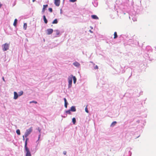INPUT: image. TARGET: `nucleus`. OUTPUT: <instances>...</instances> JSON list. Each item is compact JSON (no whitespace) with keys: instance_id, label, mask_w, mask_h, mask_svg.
I'll list each match as a JSON object with an SVG mask.
<instances>
[{"instance_id":"1","label":"nucleus","mask_w":156,"mask_h":156,"mask_svg":"<svg viewBox=\"0 0 156 156\" xmlns=\"http://www.w3.org/2000/svg\"><path fill=\"white\" fill-rule=\"evenodd\" d=\"M32 127L30 128L29 129H27L24 135H23V140H24L25 138L24 137H27L31 133L32 131Z\"/></svg>"},{"instance_id":"2","label":"nucleus","mask_w":156,"mask_h":156,"mask_svg":"<svg viewBox=\"0 0 156 156\" xmlns=\"http://www.w3.org/2000/svg\"><path fill=\"white\" fill-rule=\"evenodd\" d=\"M72 76L73 75H71L68 78V88L69 89L72 87Z\"/></svg>"},{"instance_id":"3","label":"nucleus","mask_w":156,"mask_h":156,"mask_svg":"<svg viewBox=\"0 0 156 156\" xmlns=\"http://www.w3.org/2000/svg\"><path fill=\"white\" fill-rule=\"evenodd\" d=\"M131 149L130 148H127L126 149L125 152L124 154V156H131L132 152H131Z\"/></svg>"},{"instance_id":"4","label":"nucleus","mask_w":156,"mask_h":156,"mask_svg":"<svg viewBox=\"0 0 156 156\" xmlns=\"http://www.w3.org/2000/svg\"><path fill=\"white\" fill-rule=\"evenodd\" d=\"M9 44L5 43V44H3L2 46V50L4 51H6L9 49Z\"/></svg>"},{"instance_id":"5","label":"nucleus","mask_w":156,"mask_h":156,"mask_svg":"<svg viewBox=\"0 0 156 156\" xmlns=\"http://www.w3.org/2000/svg\"><path fill=\"white\" fill-rule=\"evenodd\" d=\"M24 152L26 153L25 156H31L30 150L27 147H24Z\"/></svg>"},{"instance_id":"6","label":"nucleus","mask_w":156,"mask_h":156,"mask_svg":"<svg viewBox=\"0 0 156 156\" xmlns=\"http://www.w3.org/2000/svg\"><path fill=\"white\" fill-rule=\"evenodd\" d=\"M47 34L48 35H50L53 33V30L52 29H48L47 30Z\"/></svg>"},{"instance_id":"7","label":"nucleus","mask_w":156,"mask_h":156,"mask_svg":"<svg viewBox=\"0 0 156 156\" xmlns=\"http://www.w3.org/2000/svg\"><path fill=\"white\" fill-rule=\"evenodd\" d=\"M54 4L57 6H59L60 2V0H55Z\"/></svg>"},{"instance_id":"8","label":"nucleus","mask_w":156,"mask_h":156,"mask_svg":"<svg viewBox=\"0 0 156 156\" xmlns=\"http://www.w3.org/2000/svg\"><path fill=\"white\" fill-rule=\"evenodd\" d=\"M73 64L74 66L77 68L79 67L80 66V64L77 62H75L73 63Z\"/></svg>"},{"instance_id":"9","label":"nucleus","mask_w":156,"mask_h":156,"mask_svg":"<svg viewBox=\"0 0 156 156\" xmlns=\"http://www.w3.org/2000/svg\"><path fill=\"white\" fill-rule=\"evenodd\" d=\"M70 110L71 112H76V106H72L71 107Z\"/></svg>"},{"instance_id":"10","label":"nucleus","mask_w":156,"mask_h":156,"mask_svg":"<svg viewBox=\"0 0 156 156\" xmlns=\"http://www.w3.org/2000/svg\"><path fill=\"white\" fill-rule=\"evenodd\" d=\"M63 99L65 102L64 106L66 108L67 107V105H68V103L67 101L65 98H64Z\"/></svg>"},{"instance_id":"11","label":"nucleus","mask_w":156,"mask_h":156,"mask_svg":"<svg viewBox=\"0 0 156 156\" xmlns=\"http://www.w3.org/2000/svg\"><path fill=\"white\" fill-rule=\"evenodd\" d=\"M14 99H16L19 96L18 94L16 92H14Z\"/></svg>"},{"instance_id":"12","label":"nucleus","mask_w":156,"mask_h":156,"mask_svg":"<svg viewBox=\"0 0 156 156\" xmlns=\"http://www.w3.org/2000/svg\"><path fill=\"white\" fill-rule=\"evenodd\" d=\"M54 32H56V34L57 36H55V37H57L58 36H59V35L60 34V32L59 30H54Z\"/></svg>"},{"instance_id":"13","label":"nucleus","mask_w":156,"mask_h":156,"mask_svg":"<svg viewBox=\"0 0 156 156\" xmlns=\"http://www.w3.org/2000/svg\"><path fill=\"white\" fill-rule=\"evenodd\" d=\"M92 18L94 19L98 20V17L96 15H92L91 16Z\"/></svg>"},{"instance_id":"14","label":"nucleus","mask_w":156,"mask_h":156,"mask_svg":"<svg viewBox=\"0 0 156 156\" xmlns=\"http://www.w3.org/2000/svg\"><path fill=\"white\" fill-rule=\"evenodd\" d=\"M117 123V122L116 121L113 122L110 125V127H114Z\"/></svg>"},{"instance_id":"15","label":"nucleus","mask_w":156,"mask_h":156,"mask_svg":"<svg viewBox=\"0 0 156 156\" xmlns=\"http://www.w3.org/2000/svg\"><path fill=\"white\" fill-rule=\"evenodd\" d=\"M43 18L44 20V23L46 24L47 23H48V20L46 19L45 16L44 15L43 16Z\"/></svg>"},{"instance_id":"16","label":"nucleus","mask_w":156,"mask_h":156,"mask_svg":"<svg viewBox=\"0 0 156 156\" xmlns=\"http://www.w3.org/2000/svg\"><path fill=\"white\" fill-rule=\"evenodd\" d=\"M72 79H73V83L75 84L76 81V78L75 76H73V75Z\"/></svg>"},{"instance_id":"17","label":"nucleus","mask_w":156,"mask_h":156,"mask_svg":"<svg viewBox=\"0 0 156 156\" xmlns=\"http://www.w3.org/2000/svg\"><path fill=\"white\" fill-rule=\"evenodd\" d=\"M71 111L70 110V109H69L68 110H66L65 111V113L67 115V114H69V115H71Z\"/></svg>"},{"instance_id":"18","label":"nucleus","mask_w":156,"mask_h":156,"mask_svg":"<svg viewBox=\"0 0 156 156\" xmlns=\"http://www.w3.org/2000/svg\"><path fill=\"white\" fill-rule=\"evenodd\" d=\"M58 23V20L57 19H55L54 21L52 22V24H57Z\"/></svg>"},{"instance_id":"19","label":"nucleus","mask_w":156,"mask_h":156,"mask_svg":"<svg viewBox=\"0 0 156 156\" xmlns=\"http://www.w3.org/2000/svg\"><path fill=\"white\" fill-rule=\"evenodd\" d=\"M17 19H15L14 20V22L13 23V25L16 27V26L17 23Z\"/></svg>"},{"instance_id":"20","label":"nucleus","mask_w":156,"mask_h":156,"mask_svg":"<svg viewBox=\"0 0 156 156\" xmlns=\"http://www.w3.org/2000/svg\"><path fill=\"white\" fill-rule=\"evenodd\" d=\"M23 93V91H20L18 92V94L19 96H21L22 95Z\"/></svg>"},{"instance_id":"21","label":"nucleus","mask_w":156,"mask_h":156,"mask_svg":"<svg viewBox=\"0 0 156 156\" xmlns=\"http://www.w3.org/2000/svg\"><path fill=\"white\" fill-rule=\"evenodd\" d=\"M72 122L73 124H75L76 121L75 118H73L72 119Z\"/></svg>"},{"instance_id":"22","label":"nucleus","mask_w":156,"mask_h":156,"mask_svg":"<svg viewBox=\"0 0 156 156\" xmlns=\"http://www.w3.org/2000/svg\"><path fill=\"white\" fill-rule=\"evenodd\" d=\"M114 39H116L118 37V35H117V33L116 32H115L114 33Z\"/></svg>"},{"instance_id":"23","label":"nucleus","mask_w":156,"mask_h":156,"mask_svg":"<svg viewBox=\"0 0 156 156\" xmlns=\"http://www.w3.org/2000/svg\"><path fill=\"white\" fill-rule=\"evenodd\" d=\"M29 139L28 138H26V140L25 142V145L24 147H27V141Z\"/></svg>"},{"instance_id":"24","label":"nucleus","mask_w":156,"mask_h":156,"mask_svg":"<svg viewBox=\"0 0 156 156\" xmlns=\"http://www.w3.org/2000/svg\"><path fill=\"white\" fill-rule=\"evenodd\" d=\"M27 23H24L23 25V28L24 30H26L27 29Z\"/></svg>"},{"instance_id":"25","label":"nucleus","mask_w":156,"mask_h":156,"mask_svg":"<svg viewBox=\"0 0 156 156\" xmlns=\"http://www.w3.org/2000/svg\"><path fill=\"white\" fill-rule=\"evenodd\" d=\"M93 4L94 5L95 7H96L97 6L98 4V3L97 2H92Z\"/></svg>"},{"instance_id":"26","label":"nucleus","mask_w":156,"mask_h":156,"mask_svg":"<svg viewBox=\"0 0 156 156\" xmlns=\"http://www.w3.org/2000/svg\"><path fill=\"white\" fill-rule=\"evenodd\" d=\"M16 133L18 135H20V130L19 129H17L16 130Z\"/></svg>"},{"instance_id":"27","label":"nucleus","mask_w":156,"mask_h":156,"mask_svg":"<svg viewBox=\"0 0 156 156\" xmlns=\"http://www.w3.org/2000/svg\"><path fill=\"white\" fill-rule=\"evenodd\" d=\"M34 103L35 104H37V102L35 101H32L30 102V103Z\"/></svg>"},{"instance_id":"28","label":"nucleus","mask_w":156,"mask_h":156,"mask_svg":"<svg viewBox=\"0 0 156 156\" xmlns=\"http://www.w3.org/2000/svg\"><path fill=\"white\" fill-rule=\"evenodd\" d=\"M48 6V5H44L43 6V8L45 9V8H47Z\"/></svg>"},{"instance_id":"29","label":"nucleus","mask_w":156,"mask_h":156,"mask_svg":"<svg viewBox=\"0 0 156 156\" xmlns=\"http://www.w3.org/2000/svg\"><path fill=\"white\" fill-rule=\"evenodd\" d=\"M67 115L65 113L64 114V116H63L62 115V117L63 118H66L67 117Z\"/></svg>"},{"instance_id":"30","label":"nucleus","mask_w":156,"mask_h":156,"mask_svg":"<svg viewBox=\"0 0 156 156\" xmlns=\"http://www.w3.org/2000/svg\"><path fill=\"white\" fill-rule=\"evenodd\" d=\"M85 112H87V113H88L89 112L88 111L87 106V107L85 108Z\"/></svg>"},{"instance_id":"31","label":"nucleus","mask_w":156,"mask_h":156,"mask_svg":"<svg viewBox=\"0 0 156 156\" xmlns=\"http://www.w3.org/2000/svg\"><path fill=\"white\" fill-rule=\"evenodd\" d=\"M48 10L51 12H52L53 11L52 9L51 8H49L48 9Z\"/></svg>"},{"instance_id":"32","label":"nucleus","mask_w":156,"mask_h":156,"mask_svg":"<svg viewBox=\"0 0 156 156\" xmlns=\"http://www.w3.org/2000/svg\"><path fill=\"white\" fill-rule=\"evenodd\" d=\"M94 69H98V66L97 65H96L94 67Z\"/></svg>"},{"instance_id":"33","label":"nucleus","mask_w":156,"mask_h":156,"mask_svg":"<svg viewBox=\"0 0 156 156\" xmlns=\"http://www.w3.org/2000/svg\"><path fill=\"white\" fill-rule=\"evenodd\" d=\"M76 0H69V2H75L76 1Z\"/></svg>"},{"instance_id":"34","label":"nucleus","mask_w":156,"mask_h":156,"mask_svg":"<svg viewBox=\"0 0 156 156\" xmlns=\"http://www.w3.org/2000/svg\"><path fill=\"white\" fill-rule=\"evenodd\" d=\"M41 136V134L40 133L38 136V140H37V142L39 140V139L40 138Z\"/></svg>"},{"instance_id":"35","label":"nucleus","mask_w":156,"mask_h":156,"mask_svg":"<svg viewBox=\"0 0 156 156\" xmlns=\"http://www.w3.org/2000/svg\"><path fill=\"white\" fill-rule=\"evenodd\" d=\"M45 11V9H44V8H43V9H42V12L44 13V12Z\"/></svg>"},{"instance_id":"36","label":"nucleus","mask_w":156,"mask_h":156,"mask_svg":"<svg viewBox=\"0 0 156 156\" xmlns=\"http://www.w3.org/2000/svg\"><path fill=\"white\" fill-rule=\"evenodd\" d=\"M63 154L64 155H66V151H64L63 152Z\"/></svg>"},{"instance_id":"37","label":"nucleus","mask_w":156,"mask_h":156,"mask_svg":"<svg viewBox=\"0 0 156 156\" xmlns=\"http://www.w3.org/2000/svg\"><path fill=\"white\" fill-rule=\"evenodd\" d=\"M59 45V44H57L56 45H54V47H57V46L58 45Z\"/></svg>"},{"instance_id":"38","label":"nucleus","mask_w":156,"mask_h":156,"mask_svg":"<svg viewBox=\"0 0 156 156\" xmlns=\"http://www.w3.org/2000/svg\"><path fill=\"white\" fill-rule=\"evenodd\" d=\"M2 79L4 81H5V79H4V77H2Z\"/></svg>"},{"instance_id":"39","label":"nucleus","mask_w":156,"mask_h":156,"mask_svg":"<svg viewBox=\"0 0 156 156\" xmlns=\"http://www.w3.org/2000/svg\"><path fill=\"white\" fill-rule=\"evenodd\" d=\"M2 4L0 2V8H1V6H2Z\"/></svg>"},{"instance_id":"40","label":"nucleus","mask_w":156,"mask_h":156,"mask_svg":"<svg viewBox=\"0 0 156 156\" xmlns=\"http://www.w3.org/2000/svg\"><path fill=\"white\" fill-rule=\"evenodd\" d=\"M90 62L92 63L93 64V65H95V64L92 62L91 61V62Z\"/></svg>"},{"instance_id":"41","label":"nucleus","mask_w":156,"mask_h":156,"mask_svg":"<svg viewBox=\"0 0 156 156\" xmlns=\"http://www.w3.org/2000/svg\"><path fill=\"white\" fill-rule=\"evenodd\" d=\"M89 31H90V32H91V33H93V32H92V31H91V30H89Z\"/></svg>"},{"instance_id":"42","label":"nucleus","mask_w":156,"mask_h":156,"mask_svg":"<svg viewBox=\"0 0 156 156\" xmlns=\"http://www.w3.org/2000/svg\"><path fill=\"white\" fill-rule=\"evenodd\" d=\"M16 3L15 2L14 4L13 5V6H14L15 5H16Z\"/></svg>"},{"instance_id":"43","label":"nucleus","mask_w":156,"mask_h":156,"mask_svg":"<svg viewBox=\"0 0 156 156\" xmlns=\"http://www.w3.org/2000/svg\"><path fill=\"white\" fill-rule=\"evenodd\" d=\"M132 72H131V75H130V76H129V78H130V77L131 76V75H132Z\"/></svg>"},{"instance_id":"44","label":"nucleus","mask_w":156,"mask_h":156,"mask_svg":"<svg viewBox=\"0 0 156 156\" xmlns=\"http://www.w3.org/2000/svg\"><path fill=\"white\" fill-rule=\"evenodd\" d=\"M35 1V0H32V2H34V1Z\"/></svg>"},{"instance_id":"45","label":"nucleus","mask_w":156,"mask_h":156,"mask_svg":"<svg viewBox=\"0 0 156 156\" xmlns=\"http://www.w3.org/2000/svg\"><path fill=\"white\" fill-rule=\"evenodd\" d=\"M52 44L53 45H54L55 44H54V43H52Z\"/></svg>"},{"instance_id":"46","label":"nucleus","mask_w":156,"mask_h":156,"mask_svg":"<svg viewBox=\"0 0 156 156\" xmlns=\"http://www.w3.org/2000/svg\"><path fill=\"white\" fill-rule=\"evenodd\" d=\"M39 131L40 133L41 131V130L39 129Z\"/></svg>"},{"instance_id":"47","label":"nucleus","mask_w":156,"mask_h":156,"mask_svg":"<svg viewBox=\"0 0 156 156\" xmlns=\"http://www.w3.org/2000/svg\"><path fill=\"white\" fill-rule=\"evenodd\" d=\"M60 10H61L60 13H62V9H61Z\"/></svg>"},{"instance_id":"48","label":"nucleus","mask_w":156,"mask_h":156,"mask_svg":"<svg viewBox=\"0 0 156 156\" xmlns=\"http://www.w3.org/2000/svg\"><path fill=\"white\" fill-rule=\"evenodd\" d=\"M64 1H65V0H63V3L64 2Z\"/></svg>"},{"instance_id":"49","label":"nucleus","mask_w":156,"mask_h":156,"mask_svg":"<svg viewBox=\"0 0 156 156\" xmlns=\"http://www.w3.org/2000/svg\"><path fill=\"white\" fill-rule=\"evenodd\" d=\"M91 28L92 29V28H93V27H91Z\"/></svg>"}]
</instances>
